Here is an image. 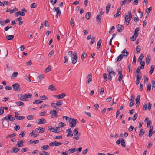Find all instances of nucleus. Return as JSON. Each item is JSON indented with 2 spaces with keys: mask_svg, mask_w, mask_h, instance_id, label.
I'll return each mask as SVG.
<instances>
[{
  "mask_svg": "<svg viewBox=\"0 0 155 155\" xmlns=\"http://www.w3.org/2000/svg\"><path fill=\"white\" fill-rule=\"evenodd\" d=\"M49 147V146L48 145H44L41 147V149L42 150H45L48 149Z\"/></svg>",
  "mask_w": 155,
  "mask_h": 155,
  "instance_id": "21",
  "label": "nucleus"
},
{
  "mask_svg": "<svg viewBox=\"0 0 155 155\" xmlns=\"http://www.w3.org/2000/svg\"><path fill=\"white\" fill-rule=\"evenodd\" d=\"M101 16L99 14L96 17V19H97V21H98L99 23H101L100 20L101 19Z\"/></svg>",
  "mask_w": 155,
  "mask_h": 155,
  "instance_id": "29",
  "label": "nucleus"
},
{
  "mask_svg": "<svg viewBox=\"0 0 155 155\" xmlns=\"http://www.w3.org/2000/svg\"><path fill=\"white\" fill-rule=\"evenodd\" d=\"M138 117V115L137 114H135L132 118V120L134 121Z\"/></svg>",
  "mask_w": 155,
  "mask_h": 155,
  "instance_id": "58",
  "label": "nucleus"
},
{
  "mask_svg": "<svg viewBox=\"0 0 155 155\" xmlns=\"http://www.w3.org/2000/svg\"><path fill=\"white\" fill-rule=\"evenodd\" d=\"M143 57L144 56L143 54H141L138 58V60H141V61L142 60L143 58Z\"/></svg>",
  "mask_w": 155,
  "mask_h": 155,
  "instance_id": "59",
  "label": "nucleus"
},
{
  "mask_svg": "<svg viewBox=\"0 0 155 155\" xmlns=\"http://www.w3.org/2000/svg\"><path fill=\"white\" fill-rule=\"evenodd\" d=\"M91 14L90 12L87 13L86 15V18L87 20L89 19L90 17Z\"/></svg>",
  "mask_w": 155,
  "mask_h": 155,
  "instance_id": "37",
  "label": "nucleus"
},
{
  "mask_svg": "<svg viewBox=\"0 0 155 155\" xmlns=\"http://www.w3.org/2000/svg\"><path fill=\"white\" fill-rule=\"evenodd\" d=\"M103 77L104 81L106 82L107 81V75L106 73H104L103 74Z\"/></svg>",
  "mask_w": 155,
  "mask_h": 155,
  "instance_id": "48",
  "label": "nucleus"
},
{
  "mask_svg": "<svg viewBox=\"0 0 155 155\" xmlns=\"http://www.w3.org/2000/svg\"><path fill=\"white\" fill-rule=\"evenodd\" d=\"M19 48L21 51H22L25 48V47L24 45H23L21 46Z\"/></svg>",
  "mask_w": 155,
  "mask_h": 155,
  "instance_id": "63",
  "label": "nucleus"
},
{
  "mask_svg": "<svg viewBox=\"0 0 155 155\" xmlns=\"http://www.w3.org/2000/svg\"><path fill=\"white\" fill-rule=\"evenodd\" d=\"M58 110H51L50 111V113L51 114H52L51 116V117L52 118H55L57 116V113L58 112Z\"/></svg>",
  "mask_w": 155,
  "mask_h": 155,
  "instance_id": "5",
  "label": "nucleus"
},
{
  "mask_svg": "<svg viewBox=\"0 0 155 155\" xmlns=\"http://www.w3.org/2000/svg\"><path fill=\"white\" fill-rule=\"evenodd\" d=\"M78 56L76 51H74L73 53V56L72 58V63L73 64H75L78 61Z\"/></svg>",
  "mask_w": 155,
  "mask_h": 155,
  "instance_id": "3",
  "label": "nucleus"
},
{
  "mask_svg": "<svg viewBox=\"0 0 155 155\" xmlns=\"http://www.w3.org/2000/svg\"><path fill=\"white\" fill-rule=\"evenodd\" d=\"M86 56H87V54L85 53L84 52H83V53H82V54L81 56V58L82 59H83V58H85L86 57Z\"/></svg>",
  "mask_w": 155,
  "mask_h": 155,
  "instance_id": "50",
  "label": "nucleus"
},
{
  "mask_svg": "<svg viewBox=\"0 0 155 155\" xmlns=\"http://www.w3.org/2000/svg\"><path fill=\"white\" fill-rule=\"evenodd\" d=\"M56 103L57 106L61 105L63 104V101L62 100H60L57 101Z\"/></svg>",
  "mask_w": 155,
  "mask_h": 155,
  "instance_id": "28",
  "label": "nucleus"
},
{
  "mask_svg": "<svg viewBox=\"0 0 155 155\" xmlns=\"http://www.w3.org/2000/svg\"><path fill=\"white\" fill-rule=\"evenodd\" d=\"M14 37V36L13 35H7L6 36V38L9 40H12Z\"/></svg>",
  "mask_w": 155,
  "mask_h": 155,
  "instance_id": "22",
  "label": "nucleus"
},
{
  "mask_svg": "<svg viewBox=\"0 0 155 155\" xmlns=\"http://www.w3.org/2000/svg\"><path fill=\"white\" fill-rule=\"evenodd\" d=\"M139 30V28L138 27H137L136 28L134 33V35L136 37H137L138 35V31Z\"/></svg>",
  "mask_w": 155,
  "mask_h": 155,
  "instance_id": "18",
  "label": "nucleus"
},
{
  "mask_svg": "<svg viewBox=\"0 0 155 155\" xmlns=\"http://www.w3.org/2000/svg\"><path fill=\"white\" fill-rule=\"evenodd\" d=\"M48 129L49 130H50V131H52V132H54L55 133H59L60 132L58 130H57V129H55L54 128H51V127L49 126L48 127Z\"/></svg>",
  "mask_w": 155,
  "mask_h": 155,
  "instance_id": "13",
  "label": "nucleus"
},
{
  "mask_svg": "<svg viewBox=\"0 0 155 155\" xmlns=\"http://www.w3.org/2000/svg\"><path fill=\"white\" fill-rule=\"evenodd\" d=\"M66 96V94L64 93H62L60 95H54V97H56V98H58V99H61L63 97H64L65 96Z\"/></svg>",
  "mask_w": 155,
  "mask_h": 155,
  "instance_id": "11",
  "label": "nucleus"
},
{
  "mask_svg": "<svg viewBox=\"0 0 155 155\" xmlns=\"http://www.w3.org/2000/svg\"><path fill=\"white\" fill-rule=\"evenodd\" d=\"M117 31L119 32H121L122 31L123 29L124 28V26L122 25L118 24L117 26Z\"/></svg>",
  "mask_w": 155,
  "mask_h": 155,
  "instance_id": "9",
  "label": "nucleus"
},
{
  "mask_svg": "<svg viewBox=\"0 0 155 155\" xmlns=\"http://www.w3.org/2000/svg\"><path fill=\"white\" fill-rule=\"evenodd\" d=\"M39 140H36L34 141H32L31 140H30L28 142V144H30L33 143H34L35 144H36L39 142Z\"/></svg>",
  "mask_w": 155,
  "mask_h": 155,
  "instance_id": "20",
  "label": "nucleus"
},
{
  "mask_svg": "<svg viewBox=\"0 0 155 155\" xmlns=\"http://www.w3.org/2000/svg\"><path fill=\"white\" fill-rule=\"evenodd\" d=\"M145 133V131L143 130V129H141L139 132V136L140 137H142L144 134Z\"/></svg>",
  "mask_w": 155,
  "mask_h": 155,
  "instance_id": "26",
  "label": "nucleus"
},
{
  "mask_svg": "<svg viewBox=\"0 0 155 155\" xmlns=\"http://www.w3.org/2000/svg\"><path fill=\"white\" fill-rule=\"evenodd\" d=\"M43 102L42 101H39L38 100H35L34 101H33V103L34 104H39Z\"/></svg>",
  "mask_w": 155,
  "mask_h": 155,
  "instance_id": "35",
  "label": "nucleus"
},
{
  "mask_svg": "<svg viewBox=\"0 0 155 155\" xmlns=\"http://www.w3.org/2000/svg\"><path fill=\"white\" fill-rule=\"evenodd\" d=\"M140 47V46H139ZM139 46H137L136 48V51L137 54H138L140 51V49L138 47Z\"/></svg>",
  "mask_w": 155,
  "mask_h": 155,
  "instance_id": "45",
  "label": "nucleus"
},
{
  "mask_svg": "<svg viewBox=\"0 0 155 155\" xmlns=\"http://www.w3.org/2000/svg\"><path fill=\"white\" fill-rule=\"evenodd\" d=\"M128 15H129V17H128L129 20V21H130V20H131L132 18V16L131 15V11H129L128 12Z\"/></svg>",
  "mask_w": 155,
  "mask_h": 155,
  "instance_id": "42",
  "label": "nucleus"
},
{
  "mask_svg": "<svg viewBox=\"0 0 155 155\" xmlns=\"http://www.w3.org/2000/svg\"><path fill=\"white\" fill-rule=\"evenodd\" d=\"M35 131L38 133H40L44 132H45V130L43 128L39 127L36 128L35 130Z\"/></svg>",
  "mask_w": 155,
  "mask_h": 155,
  "instance_id": "7",
  "label": "nucleus"
},
{
  "mask_svg": "<svg viewBox=\"0 0 155 155\" xmlns=\"http://www.w3.org/2000/svg\"><path fill=\"white\" fill-rule=\"evenodd\" d=\"M155 66L154 65H151L150 70V71H149L150 73L151 74H152L153 72L154 71Z\"/></svg>",
  "mask_w": 155,
  "mask_h": 155,
  "instance_id": "24",
  "label": "nucleus"
},
{
  "mask_svg": "<svg viewBox=\"0 0 155 155\" xmlns=\"http://www.w3.org/2000/svg\"><path fill=\"white\" fill-rule=\"evenodd\" d=\"M75 148H74L71 149H69L68 150V152L69 153H74L75 151Z\"/></svg>",
  "mask_w": 155,
  "mask_h": 155,
  "instance_id": "23",
  "label": "nucleus"
},
{
  "mask_svg": "<svg viewBox=\"0 0 155 155\" xmlns=\"http://www.w3.org/2000/svg\"><path fill=\"white\" fill-rule=\"evenodd\" d=\"M12 87L14 90L15 91H18L20 90L19 89L20 86L18 84H15L12 85Z\"/></svg>",
  "mask_w": 155,
  "mask_h": 155,
  "instance_id": "6",
  "label": "nucleus"
},
{
  "mask_svg": "<svg viewBox=\"0 0 155 155\" xmlns=\"http://www.w3.org/2000/svg\"><path fill=\"white\" fill-rule=\"evenodd\" d=\"M68 59L67 56H65L64 57V63H68Z\"/></svg>",
  "mask_w": 155,
  "mask_h": 155,
  "instance_id": "64",
  "label": "nucleus"
},
{
  "mask_svg": "<svg viewBox=\"0 0 155 155\" xmlns=\"http://www.w3.org/2000/svg\"><path fill=\"white\" fill-rule=\"evenodd\" d=\"M78 128H75L73 132L75 136L77 135L78 134Z\"/></svg>",
  "mask_w": 155,
  "mask_h": 155,
  "instance_id": "41",
  "label": "nucleus"
},
{
  "mask_svg": "<svg viewBox=\"0 0 155 155\" xmlns=\"http://www.w3.org/2000/svg\"><path fill=\"white\" fill-rule=\"evenodd\" d=\"M140 63L141 64V66L143 67L142 69H143L145 64V62L141 60Z\"/></svg>",
  "mask_w": 155,
  "mask_h": 155,
  "instance_id": "44",
  "label": "nucleus"
},
{
  "mask_svg": "<svg viewBox=\"0 0 155 155\" xmlns=\"http://www.w3.org/2000/svg\"><path fill=\"white\" fill-rule=\"evenodd\" d=\"M122 54H123V57L127 56L129 54V53L126 51V49H124L121 52Z\"/></svg>",
  "mask_w": 155,
  "mask_h": 155,
  "instance_id": "19",
  "label": "nucleus"
},
{
  "mask_svg": "<svg viewBox=\"0 0 155 155\" xmlns=\"http://www.w3.org/2000/svg\"><path fill=\"white\" fill-rule=\"evenodd\" d=\"M18 9L16 8H15L12 10H10V13H12L16 11H18Z\"/></svg>",
  "mask_w": 155,
  "mask_h": 155,
  "instance_id": "46",
  "label": "nucleus"
},
{
  "mask_svg": "<svg viewBox=\"0 0 155 155\" xmlns=\"http://www.w3.org/2000/svg\"><path fill=\"white\" fill-rule=\"evenodd\" d=\"M101 39H100L98 41L97 43V49H99L100 47L101 43Z\"/></svg>",
  "mask_w": 155,
  "mask_h": 155,
  "instance_id": "34",
  "label": "nucleus"
},
{
  "mask_svg": "<svg viewBox=\"0 0 155 155\" xmlns=\"http://www.w3.org/2000/svg\"><path fill=\"white\" fill-rule=\"evenodd\" d=\"M49 105H48L47 104H44V105H41L40 107L41 108H43L45 107H49Z\"/></svg>",
  "mask_w": 155,
  "mask_h": 155,
  "instance_id": "56",
  "label": "nucleus"
},
{
  "mask_svg": "<svg viewBox=\"0 0 155 155\" xmlns=\"http://www.w3.org/2000/svg\"><path fill=\"white\" fill-rule=\"evenodd\" d=\"M18 96L20 100L22 101H26L24 95L19 94Z\"/></svg>",
  "mask_w": 155,
  "mask_h": 155,
  "instance_id": "17",
  "label": "nucleus"
},
{
  "mask_svg": "<svg viewBox=\"0 0 155 155\" xmlns=\"http://www.w3.org/2000/svg\"><path fill=\"white\" fill-rule=\"evenodd\" d=\"M136 79L137 78H138V79L140 80L142 78V74L141 73H140V74H137L136 75Z\"/></svg>",
  "mask_w": 155,
  "mask_h": 155,
  "instance_id": "32",
  "label": "nucleus"
},
{
  "mask_svg": "<svg viewBox=\"0 0 155 155\" xmlns=\"http://www.w3.org/2000/svg\"><path fill=\"white\" fill-rule=\"evenodd\" d=\"M44 22L45 26L46 27H48L49 24L48 21L47 20H45L44 21Z\"/></svg>",
  "mask_w": 155,
  "mask_h": 155,
  "instance_id": "60",
  "label": "nucleus"
},
{
  "mask_svg": "<svg viewBox=\"0 0 155 155\" xmlns=\"http://www.w3.org/2000/svg\"><path fill=\"white\" fill-rule=\"evenodd\" d=\"M17 104L18 106H23L24 104L23 102L21 101H18L17 103Z\"/></svg>",
  "mask_w": 155,
  "mask_h": 155,
  "instance_id": "38",
  "label": "nucleus"
},
{
  "mask_svg": "<svg viewBox=\"0 0 155 155\" xmlns=\"http://www.w3.org/2000/svg\"><path fill=\"white\" fill-rule=\"evenodd\" d=\"M123 54H121L117 58V59L116 60L117 61H120L122 58L123 57Z\"/></svg>",
  "mask_w": 155,
  "mask_h": 155,
  "instance_id": "27",
  "label": "nucleus"
},
{
  "mask_svg": "<svg viewBox=\"0 0 155 155\" xmlns=\"http://www.w3.org/2000/svg\"><path fill=\"white\" fill-rule=\"evenodd\" d=\"M23 143L22 140L18 141H17V144H16V146H18L19 147H22L23 146Z\"/></svg>",
  "mask_w": 155,
  "mask_h": 155,
  "instance_id": "12",
  "label": "nucleus"
},
{
  "mask_svg": "<svg viewBox=\"0 0 155 155\" xmlns=\"http://www.w3.org/2000/svg\"><path fill=\"white\" fill-rule=\"evenodd\" d=\"M111 6V5H109V4H108L107 5V6L106 7V14H107L109 11V9Z\"/></svg>",
  "mask_w": 155,
  "mask_h": 155,
  "instance_id": "31",
  "label": "nucleus"
},
{
  "mask_svg": "<svg viewBox=\"0 0 155 155\" xmlns=\"http://www.w3.org/2000/svg\"><path fill=\"white\" fill-rule=\"evenodd\" d=\"M151 84L150 83L148 84L147 86V90L148 92H150L151 90Z\"/></svg>",
  "mask_w": 155,
  "mask_h": 155,
  "instance_id": "43",
  "label": "nucleus"
},
{
  "mask_svg": "<svg viewBox=\"0 0 155 155\" xmlns=\"http://www.w3.org/2000/svg\"><path fill=\"white\" fill-rule=\"evenodd\" d=\"M4 112L3 110V108L2 107H0V115H2L3 114Z\"/></svg>",
  "mask_w": 155,
  "mask_h": 155,
  "instance_id": "40",
  "label": "nucleus"
},
{
  "mask_svg": "<svg viewBox=\"0 0 155 155\" xmlns=\"http://www.w3.org/2000/svg\"><path fill=\"white\" fill-rule=\"evenodd\" d=\"M65 126V124L64 123L61 122L59 123V126L60 127V128L61 127H63Z\"/></svg>",
  "mask_w": 155,
  "mask_h": 155,
  "instance_id": "51",
  "label": "nucleus"
},
{
  "mask_svg": "<svg viewBox=\"0 0 155 155\" xmlns=\"http://www.w3.org/2000/svg\"><path fill=\"white\" fill-rule=\"evenodd\" d=\"M92 75L91 74H89L87 76V78L88 79L86 81V83L87 84H89L91 81H92V79L91 78L92 77Z\"/></svg>",
  "mask_w": 155,
  "mask_h": 155,
  "instance_id": "10",
  "label": "nucleus"
},
{
  "mask_svg": "<svg viewBox=\"0 0 155 155\" xmlns=\"http://www.w3.org/2000/svg\"><path fill=\"white\" fill-rule=\"evenodd\" d=\"M68 131V134H67V137H72L73 136V134L72 133V131H71V129H68L67 130V131Z\"/></svg>",
  "mask_w": 155,
  "mask_h": 155,
  "instance_id": "16",
  "label": "nucleus"
},
{
  "mask_svg": "<svg viewBox=\"0 0 155 155\" xmlns=\"http://www.w3.org/2000/svg\"><path fill=\"white\" fill-rule=\"evenodd\" d=\"M48 89L51 90L52 91H54L56 90L55 87L52 85H49L48 87Z\"/></svg>",
  "mask_w": 155,
  "mask_h": 155,
  "instance_id": "25",
  "label": "nucleus"
},
{
  "mask_svg": "<svg viewBox=\"0 0 155 155\" xmlns=\"http://www.w3.org/2000/svg\"><path fill=\"white\" fill-rule=\"evenodd\" d=\"M77 120L76 119L70 118L69 120V124L70 127L71 128H73L76 126Z\"/></svg>",
  "mask_w": 155,
  "mask_h": 155,
  "instance_id": "1",
  "label": "nucleus"
},
{
  "mask_svg": "<svg viewBox=\"0 0 155 155\" xmlns=\"http://www.w3.org/2000/svg\"><path fill=\"white\" fill-rule=\"evenodd\" d=\"M62 143L60 142H58L56 141H54L51 142L49 144L50 146H59L61 145Z\"/></svg>",
  "mask_w": 155,
  "mask_h": 155,
  "instance_id": "4",
  "label": "nucleus"
},
{
  "mask_svg": "<svg viewBox=\"0 0 155 155\" xmlns=\"http://www.w3.org/2000/svg\"><path fill=\"white\" fill-rule=\"evenodd\" d=\"M146 63L147 65H148L149 64V62H150V59L147 56L146 58Z\"/></svg>",
  "mask_w": 155,
  "mask_h": 155,
  "instance_id": "47",
  "label": "nucleus"
},
{
  "mask_svg": "<svg viewBox=\"0 0 155 155\" xmlns=\"http://www.w3.org/2000/svg\"><path fill=\"white\" fill-rule=\"evenodd\" d=\"M25 118V116H18V118H17V120H22L24 119Z\"/></svg>",
  "mask_w": 155,
  "mask_h": 155,
  "instance_id": "52",
  "label": "nucleus"
},
{
  "mask_svg": "<svg viewBox=\"0 0 155 155\" xmlns=\"http://www.w3.org/2000/svg\"><path fill=\"white\" fill-rule=\"evenodd\" d=\"M120 14V12H119L118 11H117V12L116 14H115L114 15V17L116 18Z\"/></svg>",
  "mask_w": 155,
  "mask_h": 155,
  "instance_id": "55",
  "label": "nucleus"
},
{
  "mask_svg": "<svg viewBox=\"0 0 155 155\" xmlns=\"http://www.w3.org/2000/svg\"><path fill=\"white\" fill-rule=\"evenodd\" d=\"M39 154L41 155H48V153L45 151H43V152H39Z\"/></svg>",
  "mask_w": 155,
  "mask_h": 155,
  "instance_id": "53",
  "label": "nucleus"
},
{
  "mask_svg": "<svg viewBox=\"0 0 155 155\" xmlns=\"http://www.w3.org/2000/svg\"><path fill=\"white\" fill-rule=\"evenodd\" d=\"M31 8H35L37 7V5L35 3H33L31 4L30 6Z\"/></svg>",
  "mask_w": 155,
  "mask_h": 155,
  "instance_id": "49",
  "label": "nucleus"
},
{
  "mask_svg": "<svg viewBox=\"0 0 155 155\" xmlns=\"http://www.w3.org/2000/svg\"><path fill=\"white\" fill-rule=\"evenodd\" d=\"M113 71V69L111 67L108 66L107 67V71L108 72H110Z\"/></svg>",
  "mask_w": 155,
  "mask_h": 155,
  "instance_id": "36",
  "label": "nucleus"
},
{
  "mask_svg": "<svg viewBox=\"0 0 155 155\" xmlns=\"http://www.w3.org/2000/svg\"><path fill=\"white\" fill-rule=\"evenodd\" d=\"M12 26H8L4 28V30L6 31H7L9 29L11 28Z\"/></svg>",
  "mask_w": 155,
  "mask_h": 155,
  "instance_id": "62",
  "label": "nucleus"
},
{
  "mask_svg": "<svg viewBox=\"0 0 155 155\" xmlns=\"http://www.w3.org/2000/svg\"><path fill=\"white\" fill-rule=\"evenodd\" d=\"M38 120L39 121L38 123V124H43L46 122V120L44 118L38 119Z\"/></svg>",
  "mask_w": 155,
  "mask_h": 155,
  "instance_id": "15",
  "label": "nucleus"
},
{
  "mask_svg": "<svg viewBox=\"0 0 155 155\" xmlns=\"http://www.w3.org/2000/svg\"><path fill=\"white\" fill-rule=\"evenodd\" d=\"M16 16L18 17L19 15L24 16L25 15V13L22 11H18L15 13Z\"/></svg>",
  "mask_w": 155,
  "mask_h": 155,
  "instance_id": "8",
  "label": "nucleus"
},
{
  "mask_svg": "<svg viewBox=\"0 0 155 155\" xmlns=\"http://www.w3.org/2000/svg\"><path fill=\"white\" fill-rule=\"evenodd\" d=\"M2 120H5L8 122H9V121H11V122H12L14 120H15V118L12 117V115H8L5 117L2 118Z\"/></svg>",
  "mask_w": 155,
  "mask_h": 155,
  "instance_id": "2",
  "label": "nucleus"
},
{
  "mask_svg": "<svg viewBox=\"0 0 155 155\" xmlns=\"http://www.w3.org/2000/svg\"><path fill=\"white\" fill-rule=\"evenodd\" d=\"M24 95L26 101L27 100V99L31 98L32 96V94L30 93H27Z\"/></svg>",
  "mask_w": 155,
  "mask_h": 155,
  "instance_id": "14",
  "label": "nucleus"
},
{
  "mask_svg": "<svg viewBox=\"0 0 155 155\" xmlns=\"http://www.w3.org/2000/svg\"><path fill=\"white\" fill-rule=\"evenodd\" d=\"M121 145L123 147H125V142L124 140L122 138L121 141H120Z\"/></svg>",
  "mask_w": 155,
  "mask_h": 155,
  "instance_id": "33",
  "label": "nucleus"
},
{
  "mask_svg": "<svg viewBox=\"0 0 155 155\" xmlns=\"http://www.w3.org/2000/svg\"><path fill=\"white\" fill-rule=\"evenodd\" d=\"M51 70V68L50 66L48 67L45 69V71L46 72H48Z\"/></svg>",
  "mask_w": 155,
  "mask_h": 155,
  "instance_id": "57",
  "label": "nucleus"
},
{
  "mask_svg": "<svg viewBox=\"0 0 155 155\" xmlns=\"http://www.w3.org/2000/svg\"><path fill=\"white\" fill-rule=\"evenodd\" d=\"M152 8L151 7H150L149 8H147L146 11V12L147 14H148L152 10Z\"/></svg>",
  "mask_w": 155,
  "mask_h": 155,
  "instance_id": "39",
  "label": "nucleus"
},
{
  "mask_svg": "<svg viewBox=\"0 0 155 155\" xmlns=\"http://www.w3.org/2000/svg\"><path fill=\"white\" fill-rule=\"evenodd\" d=\"M57 14H59V15H60L61 14V11L60 9V8L59 7H57Z\"/></svg>",
  "mask_w": 155,
  "mask_h": 155,
  "instance_id": "54",
  "label": "nucleus"
},
{
  "mask_svg": "<svg viewBox=\"0 0 155 155\" xmlns=\"http://www.w3.org/2000/svg\"><path fill=\"white\" fill-rule=\"evenodd\" d=\"M20 126L19 125H17L14 127V129L16 131H18L20 129Z\"/></svg>",
  "mask_w": 155,
  "mask_h": 155,
  "instance_id": "61",
  "label": "nucleus"
},
{
  "mask_svg": "<svg viewBox=\"0 0 155 155\" xmlns=\"http://www.w3.org/2000/svg\"><path fill=\"white\" fill-rule=\"evenodd\" d=\"M95 40V38L94 36H93L91 39V42L90 43L91 45H92L94 42Z\"/></svg>",
  "mask_w": 155,
  "mask_h": 155,
  "instance_id": "30",
  "label": "nucleus"
}]
</instances>
